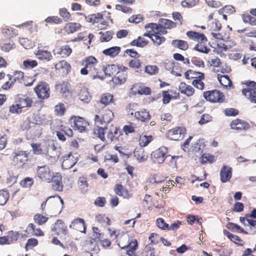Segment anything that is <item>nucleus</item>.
<instances>
[{
  "instance_id": "1",
  "label": "nucleus",
  "mask_w": 256,
  "mask_h": 256,
  "mask_svg": "<svg viewBox=\"0 0 256 256\" xmlns=\"http://www.w3.org/2000/svg\"><path fill=\"white\" fill-rule=\"evenodd\" d=\"M82 66L84 67L80 70L82 75L89 74L93 78H100L102 73L98 60L94 56H89L85 57L81 61Z\"/></svg>"
},
{
  "instance_id": "2",
  "label": "nucleus",
  "mask_w": 256,
  "mask_h": 256,
  "mask_svg": "<svg viewBox=\"0 0 256 256\" xmlns=\"http://www.w3.org/2000/svg\"><path fill=\"white\" fill-rule=\"evenodd\" d=\"M94 134L106 144L116 142L118 140V137L122 134V132L119 128L112 127L108 128L98 127L94 130Z\"/></svg>"
},
{
  "instance_id": "3",
  "label": "nucleus",
  "mask_w": 256,
  "mask_h": 256,
  "mask_svg": "<svg viewBox=\"0 0 256 256\" xmlns=\"http://www.w3.org/2000/svg\"><path fill=\"white\" fill-rule=\"evenodd\" d=\"M30 152L28 150H17L12 155V162L14 167L18 169L26 168L30 162Z\"/></svg>"
},
{
  "instance_id": "4",
  "label": "nucleus",
  "mask_w": 256,
  "mask_h": 256,
  "mask_svg": "<svg viewBox=\"0 0 256 256\" xmlns=\"http://www.w3.org/2000/svg\"><path fill=\"white\" fill-rule=\"evenodd\" d=\"M203 96L206 101L212 103L221 104L225 101L224 93L216 89L204 92Z\"/></svg>"
},
{
  "instance_id": "5",
  "label": "nucleus",
  "mask_w": 256,
  "mask_h": 256,
  "mask_svg": "<svg viewBox=\"0 0 256 256\" xmlns=\"http://www.w3.org/2000/svg\"><path fill=\"white\" fill-rule=\"evenodd\" d=\"M52 170L48 165L38 166L36 168V176L42 181L50 182L54 178Z\"/></svg>"
},
{
  "instance_id": "6",
  "label": "nucleus",
  "mask_w": 256,
  "mask_h": 256,
  "mask_svg": "<svg viewBox=\"0 0 256 256\" xmlns=\"http://www.w3.org/2000/svg\"><path fill=\"white\" fill-rule=\"evenodd\" d=\"M38 98L40 100H45L50 96V88L48 84L44 81H40L34 88Z\"/></svg>"
},
{
  "instance_id": "7",
  "label": "nucleus",
  "mask_w": 256,
  "mask_h": 256,
  "mask_svg": "<svg viewBox=\"0 0 256 256\" xmlns=\"http://www.w3.org/2000/svg\"><path fill=\"white\" fill-rule=\"evenodd\" d=\"M168 150L166 146H162L154 150L151 154L152 161L158 164H163L166 158L169 156L168 155Z\"/></svg>"
},
{
  "instance_id": "8",
  "label": "nucleus",
  "mask_w": 256,
  "mask_h": 256,
  "mask_svg": "<svg viewBox=\"0 0 256 256\" xmlns=\"http://www.w3.org/2000/svg\"><path fill=\"white\" fill-rule=\"evenodd\" d=\"M186 130L184 126H176L169 130L166 132V138L172 140H180L186 134Z\"/></svg>"
},
{
  "instance_id": "9",
  "label": "nucleus",
  "mask_w": 256,
  "mask_h": 256,
  "mask_svg": "<svg viewBox=\"0 0 256 256\" xmlns=\"http://www.w3.org/2000/svg\"><path fill=\"white\" fill-rule=\"evenodd\" d=\"M70 120H73V128L74 130H78L80 132H86L88 130L90 124L84 118L72 116H71Z\"/></svg>"
},
{
  "instance_id": "10",
  "label": "nucleus",
  "mask_w": 256,
  "mask_h": 256,
  "mask_svg": "<svg viewBox=\"0 0 256 256\" xmlns=\"http://www.w3.org/2000/svg\"><path fill=\"white\" fill-rule=\"evenodd\" d=\"M114 117L113 112L109 109H106L102 110L100 115L96 114L94 120L96 124L102 125L110 122Z\"/></svg>"
},
{
  "instance_id": "11",
  "label": "nucleus",
  "mask_w": 256,
  "mask_h": 256,
  "mask_svg": "<svg viewBox=\"0 0 256 256\" xmlns=\"http://www.w3.org/2000/svg\"><path fill=\"white\" fill-rule=\"evenodd\" d=\"M128 68L127 66L120 65L116 74L112 78V82L118 85L124 84L128 78Z\"/></svg>"
},
{
  "instance_id": "12",
  "label": "nucleus",
  "mask_w": 256,
  "mask_h": 256,
  "mask_svg": "<svg viewBox=\"0 0 256 256\" xmlns=\"http://www.w3.org/2000/svg\"><path fill=\"white\" fill-rule=\"evenodd\" d=\"M230 126L232 129L238 132L246 130L250 128V125L248 122L238 118L232 120Z\"/></svg>"
},
{
  "instance_id": "13",
  "label": "nucleus",
  "mask_w": 256,
  "mask_h": 256,
  "mask_svg": "<svg viewBox=\"0 0 256 256\" xmlns=\"http://www.w3.org/2000/svg\"><path fill=\"white\" fill-rule=\"evenodd\" d=\"M52 231L56 235H66L68 233L67 226L64 222L61 220H58L54 223Z\"/></svg>"
},
{
  "instance_id": "14",
  "label": "nucleus",
  "mask_w": 256,
  "mask_h": 256,
  "mask_svg": "<svg viewBox=\"0 0 256 256\" xmlns=\"http://www.w3.org/2000/svg\"><path fill=\"white\" fill-rule=\"evenodd\" d=\"M70 228L83 233L86 232V223L82 218L74 219L70 225Z\"/></svg>"
},
{
  "instance_id": "15",
  "label": "nucleus",
  "mask_w": 256,
  "mask_h": 256,
  "mask_svg": "<svg viewBox=\"0 0 256 256\" xmlns=\"http://www.w3.org/2000/svg\"><path fill=\"white\" fill-rule=\"evenodd\" d=\"M138 248V242L136 239H131L124 250L129 256H138L136 250Z\"/></svg>"
},
{
  "instance_id": "16",
  "label": "nucleus",
  "mask_w": 256,
  "mask_h": 256,
  "mask_svg": "<svg viewBox=\"0 0 256 256\" xmlns=\"http://www.w3.org/2000/svg\"><path fill=\"white\" fill-rule=\"evenodd\" d=\"M52 182V188L55 191L62 192L63 190L62 176L60 172H56L51 182Z\"/></svg>"
},
{
  "instance_id": "17",
  "label": "nucleus",
  "mask_w": 256,
  "mask_h": 256,
  "mask_svg": "<svg viewBox=\"0 0 256 256\" xmlns=\"http://www.w3.org/2000/svg\"><path fill=\"white\" fill-rule=\"evenodd\" d=\"M186 35L189 39L196 41L198 43L200 42H208V39L206 36L199 32L190 30L186 32Z\"/></svg>"
},
{
  "instance_id": "18",
  "label": "nucleus",
  "mask_w": 256,
  "mask_h": 256,
  "mask_svg": "<svg viewBox=\"0 0 256 256\" xmlns=\"http://www.w3.org/2000/svg\"><path fill=\"white\" fill-rule=\"evenodd\" d=\"M232 176V168L230 166H223L220 170V178L222 182L230 181Z\"/></svg>"
},
{
  "instance_id": "19",
  "label": "nucleus",
  "mask_w": 256,
  "mask_h": 256,
  "mask_svg": "<svg viewBox=\"0 0 256 256\" xmlns=\"http://www.w3.org/2000/svg\"><path fill=\"white\" fill-rule=\"evenodd\" d=\"M114 190L116 194L124 198L128 199L132 196V194H130L128 190L122 184H116Z\"/></svg>"
},
{
  "instance_id": "20",
  "label": "nucleus",
  "mask_w": 256,
  "mask_h": 256,
  "mask_svg": "<svg viewBox=\"0 0 256 256\" xmlns=\"http://www.w3.org/2000/svg\"><path fill=\"white\" fill-rule=\"evenodd\" d=\"M25 232L28 234V236L26 235V236H44V232L40 228H36V226L32 223L28 224L26 228Z\"/></svg>"
},
{
  "instance_id": "21",
  "label": "nucleus",
  "mask_w": 256,
  "mask_h": 256,
  "mask_svg": "<svg viewBox=\"0 0 256 256\" xmlns=\"http://www.w3.org/2000/svg\"><path fill=\"white\" fill-rule=\"evenodd\" d=\"M63 158L62 167L64 169L70 168L76 163L77 160L74 158L71 152L65 154Z\"/></svg>"
},
{
  "instance_id": "22",
  "label": "nucleus",
  "mask_w": 256,
  "mask_h": 256,
  "mask_svg": "<svg viewBox=\"0 0 256 256\" xmlns=\"http://www.w3.org/2000/svg\"><path fill=\"white\" fill-rule=\"evenodd\" d=\"M46 146L47 148L46 150L48 152H46L44 154L45 155L54 158H58L59 157L60 155V151L59 148L55 146L54 144L52 143L51 144H47Z\"/></svg>"
},
{
  "instance_id": "23",
  "label": "nucleus",
  "mask_w": 256,
  "mask_h": 256,
  "mask_svg": "<svg viewBox=\"0 0 256 256\" xmlns=\"http://www.w3.org/2000/svg\"><path fill=\"white\" fill-rule=\"evenodd\" d=\"M131 91L132 94H146L148 95L151 94V89L148 86H138V84H135L131 88Z\"/></svg>"
},
{
  "instance_id": "24",
  "label": "nucleus",
  "mask_w": 256,
  "mask_h": 256,
  "mask_svg": "<svg viewBox=\"0 0 256 256\" xmlns=\"http://www.w3.org/2000/svg\"><path fill=\"white\" fill-rule=\"evenodd\" d=\"M55 68L60 72L66 74L70 71L71 66L66 61L62 60L55 64Z\"/></svg>"
},
{
  "instance_id": "25",
  "label": "nucleus",
  "mask_w": 256,
  "mask_h": 256,
  "mask_svg": "<svg viewBox=\"0 0 256 256\" xmlns=\"http://www.w3.org/2000/svg\"><path fill=\"white\" fill-rule=\"evenodd\" d=\"M17 102L19 104L18 106L22 108L31 107L33 101L30 97L26 96V95H22L18 98Z\"/></svg>"
},
{
  "instance_id": "26",
  "label": "nucleus",
  "mask_w": 256,
  "mask_h": 256,
  "mask_svg": "<svg viewBox=\"0 0 256 256\" xmlns=\"http://www.w3.org/2000/svg\"><path fill=\"white\" fill-rule=\"evenodd\" d=\"M47 144L48 143L45 142L42 144L38 143H32L31 144V147L32 148L34 154L36 155L44 154L46 152H48L46 150Z\"/></svg>"
},
{
  "instance_id": "27",
  "label": "nucleus",
  "mask_w": 256,
  "mask_h": 256,
  "mask_svg": "<svg viewBox=\"0 0 256 256\" xmlns=\"http://www.w3.org/2000/svg\"><path fill=\"white\" fill-rule=\"evenodd\" d=\"M35 54L38 59L46 62L50 60L52 58V56L50 52L39 48H38Z\"/></svg>"
},
{
  "instance_id": "28",
  "label": "nucleus",
  "mask_w": 256,
  "mask_h": 256,
  "mask_svg": "<svg viewBox=\"0 0 256 256\" xmlns=\"http://www.w3.org/2000/svg\"><path fill=\"white\" fill-rule=\"evenodd\" d=\"M78 98L85 103H88L91 100V96L88 92V88L82 86L78 93Z\"/></svg>"
},
{
  "instance_id": "29",
  "label": "nucleus",
  "mask_w": 256,
  "mask_h": 256,
  "mask_svg": "<svg viewBox=\"0 0 256 256\" xmlns=\"http://www.w3.org/2000/svg\"><path fill=\"white\" fill-rule=\"evenodd\" d=\"M179 90L182 94L188 96H192L194 93V89L190 86L186 84L185 82H181L179 86Z\"/></svg>"
},
{
  "instance_id": "30",
  "label": "nucleus",
  "mask_w": 256,
  "mask_h": 256,
  "mask_svg": "<svg viewBox=\"0 0 256 256\" xmlns=\"http://www.w3.org/2000/svg\"><path fill=\"white\" fill-rule=\"evenodd\" d=\"M134 117L142 122H146L150 119L151 116L148 112L142 110L135 112Z\"/></svg>"
},
{
  "instance_id": "31",
  "label": "nucleus",
  "mask_w": 256,
  "mask_h": 256,
  "mask_svg": "<svg viewBox=\"0 0 256 256\" xmlns=\"http://www.w3.org/2000/svg\"><path fill=\"white\" fill-rule=\"evenodd\" d=\"M134 156L136 160L140 162L146 161L148 158V156L142 148H136L134 152Z\"/></svg>"
},
{
  "instance_id": "32",
  "label": "nucleus",
  "mask_w": 256,
  "mask_h": 256,
  "mask_svg": "<svg viewBox=\"0 0 256 256\" xmlns=\"http://www.w3.org/2000/svg\"><path fill=\"white\" fill-rule=\"evenodd\" d=\"M121 51V48L120 46H112L111 48L104 50L102 51V54L110 58H114L117 56Z\"/></svg>"
},
{
  "instance_id": "33",
  "label": "nucleus",
  "mask_w": 256,
  "mask_h": 256,
  "mask_svg": "<svg viewBox=\"0 0 256 256\" xmlns=\"http://www.w3.org/2000/svg\"><path fill=\"white\" fill-rule=\"evenodd\" d=\"M149 42V41L143 36H139L136 39L132 40L130 45L133 46H137L139 48H144L146 46Z\"/></svg>"
},
{
  "instance_id": "34",
  "label": "nucleus",
  "mask_w": 256,
  "mask_h": 256,
  "mask_svg": "<svg viewBox=\"0 0 256 256\" xmlns=\"http://www.w3.org/2000/svg\"><path fill=\"white\" fill-rule=\"evenodd\" d=\"M153 140L154 137L152 136H148L142 133L139 136L138 144L141 147H145Z\"/></svg>"
},
{
  "instance_id": "35",
  "label": "nucleus",
  "mask_w": 256,
  "mask_h": 256,
  "mask_svg": "<svg viewBox=\"0 0 256 256\" xmlns=\"http://www.w3.org/2000/svg\"><path fill=\"white\" fill-rule=\"evenodd\" d=\"M172 45L176 48L182 50H186L189 48V45L186 41L182 40H174L172 42Z\"/></svg>"
},
{
  "instance_id": "36",
  "label": "nucleus",
  "mask_w": 256,
  "mask_h": 256,
  "mask_svg": "<svg viewBox=\"0 0 256 256\" xmlns=\"http://www.w3.org/2000/svg\"><path fill=\"white\" fill-rule=\"evenodd\" d=\"M114 96L110 93H105L102 94L100 100V102L104 106H107L110 104L114 103Z\"/></svg>"
},
{
  "instance_id": "37",
  "label": "nucleus",
  "mask_w": 256,
  "mask_h": 256,
  "mask_svg": "<svg viewBox=\"0 0 256 256\" xmlns=\"http://www.w3.org/2000/svg\"><path fill=\"white\" fill-rule=\"evenodd\" d=\"M81 28V25L77 22H69L66 24L64 26V30L68 34L74 33L78 30Z\"/></svg>"
},
{
  "instance_id": "38",
  "label": "nucleus",
  "mask_w": 256,
  "mask_h": 256,
  "mask_svg": "<svg viewBox=\"0 0 256 256\" xmlns=\"http://www.w3.org/2000/svg\"><path fill=\"white\" fill-rule=\"evenodd\" d=\"M15 48L16 44L12 41L1 42L0 43V48L4 52H8Z\"/></svg>"
},
{
  "instance_id": "39",
  "label": "nucleus",
  "mask_w": 256,
  "mask_h": 256,
  "mask_svg": "<svg viewBox=\"0 0 256 256\" xmlns=\"http://www.w3.org/2000/svg\"><path fill=\"white\" fill-rule=\"evenodd\" d=\"M218 79L220 84L224 87L227 88L232 85V82L228 75L218 74Z\"/></svg>"
},
{
  "instance_id": "40",
  "label": "nucleus",
  "mask_w": 256,
  "mask_h": 256,
  "mask_svg": "<svg viewBox=\"0 0 256 256\" xmlns=\"http://www.w3.org/2000/svg\"><path fill=\"white\" fill-rule=\"evenodd\" d=\"M185 78L188 80L196 79L199 76L202 77V78H204V74L200 72H196L192 70H188L184 73Z\"/></svg>"
},
{
  "instance_id": "41",
  "label": "nucleus",
  "mask_w": 256,
  "mask_h": 256,
  "mask_svg": "<svg viewBox=\"0 0 256 256\" xmlns=\"http://www.w3.org/2000/svg\"><path fill=\"white\" fill-rule=\"evenodd\" d=\"M120 64L116 65V64H108L106 66L104 71L106 76H112L113 75H116V73L118 70V66Z\"/></svg>"
},
{
  "instance_id": "42",
  "label": "nucleus",
  "mask_w": 256,
  "mask_h": 256,
  "mask_svg": "<svg viewBox=\"0 0 256 256\" xmlns=\"http://www.w3.org/2000/svg\"><path fill=\"white\" fill-rule=\"evenodd\" d=\"M128 65L130 68L135 70L136 72H138V70L142 68L143 63L138 58H136L130 60Z\"/></svg>"
},
{
  "instance_id": "43",
  "label": "nucleus",
  "mask_w": 256,
  "mask_h": 256,
  "mask_svg": "<svg viewBox=\"0 0 256 256\" xmlns=\"http://www.w3.org/2000/svg\"><path fill=\"white\" fill-rule=\"evenodd\" d=\"M206 42H198L194 46V50L200 52L208 54L210 52V49L206 46Z\"/></svg>"
},
{
  "instance_id": "44",
  "label": "nucleus",
  "mask_w": 256,
  "mask_h": 256,
  "mask_svg": "<svg viewBox=\"0 0 256 256\" xmlns=\"http://www.w3.org/2000/svg\"><path fill=\"white\" fill-rule=\"evenodd\" d=\"M20 233L18 232L10 230L8 232L6 238L8 241V244L14 243L19 238Z\"/></svg>"
},
{
  "instance_id": "45",
  "label": "nucleus",
  "mask_w": 256,
  "mask_h": 256,
  "mask_svg": "<svg viewBox=\"0 0 256 256\" xmlns=\"http://www.w3.org/2000/svg\"><path fill=\"white\" fill-rule=\"evenodd\" d=\"M130 240L128 234L121 235L118 239V244L122 249H124Z\"/></svg>"
},
{
  "instance_id": "46",
  "label": "nucleus",
  "mask_w": 256,
  "mask_h": 256,
  "mask_svg": "<svg viewBox=\"0 0 256 256\" xmlns=\"http://www.w3.org/2000/svg\"><path fill=\"white\" fill-rule=\"evenodd\" d=\"M151 40L156 46H160L166 41L165 38L158 32H153Z\"/></svg>"
},
{
  "instance_id": "47",
  "label": "nucleus",
  "mask_w": 256,
  "mask_h": 256,
  "mask_svg": "<svg viewBox=\"0 0 256 256\" xmlns=\"http://www.w3.org/2000/svg\"><path fill=\"white\" fill-rule=\"evenodd\" d=\"M86 20L90 22L99 23L103 19V14L101 13L92 14L86 17Z\"/></svg>"
},
{
  "instance_id": "48",
  "label": "nucleus",
  "mask_w": 256,
  "mask_h": 256,
  "mask_svg": "<svg viewBox=\"0 0 256 256\" xmlns=\"http://www.w3.org/2000/svg\"><path fill=\"white\" fill-rule=\"evenodd\" d=\"M222 28V24L217 19H214L213 22H209L207 26V28L212 32L219 31Z\"/></svg>"
},
{
  "instance_id": "49",
  "label": "nucleus",
  "mask_w": 256,
  "mask_h": 256,
  "mask_svg": "<svg viewBox=\"0 0 256 256\" xmlns=\"http://www.w3.org/2000/svg\"><path fill=\"white\" fill-rule=\"evenodd\" d=\"M148 26H150L152 28V30H154V32H158L160 34H165L167 33L166 30L160 24L150 23L148 24Z\"/></svg>"
},
{
  "instance_id": "50",
  "label": "nucleus",
  "mask_w": 256,
  "mask_h": 256,
  "mask_svg": "<svg viewBox=\"0 0 256 256\" xmlns=\"http://www.w3.org/2000/svg\"><path fill=\"white\" fill-rule=\"evenodd\" d=\"M48 220L46 215L44 216L41 214H36L34 216V220L35 223L38 225H42L46 223Z\"/></svg>"
},
{
  "instance_id": "51",
  "label": "nucleus",
  "mask_w": 256,
  "mask_h": 256,
  "mask_svg": "<svg viewBox=\"0 0 256 256\" xmlns=\"http://www.w3.org/2000/svg\"><path fill=\"white\" fill-rule=\"evenodd\" d=\"M243 22L246 24H249L252 26H256V18L248 14H244L242 16Z\"/></svg>"
},
{
  "instance_id": "52",
  "label": "nucleus",
  "mask_w": 256,
  "mask_h": 256,
  "mask_svg": "<svg viewBox=\"0 0 256 256\" xmlns=\"http://www.w3.org/2000/svg\"><path fill=\"white\" fill-rule=\"evenodd\" d=\"M159 22L166 30L176 27V24L175 22L168 19L161 18Z\"/></svg>"
},
{
  "instance_id": "53",
  "label": "nucleus",
  "mask_w": 256,
  "mask_h": 256,
  "mask_svg": "<svg viewBox=\"0 0 256 256\" xmlns=\"http://www.w3.org/2000/svg\"><path fill=\"white\" fill-rule=\"evenodd\" d=\"M99 34L101 35L100 37V40L101 42H109L112 38L114 32L112 30L106 31L104 32H100Z\"/></svg>"
},
{
  "instance_id": "54",
  "label": "nucleus",
  "mask_w": 256,
  "mask_h": 256,
  "mask_svg": "<svg viewBox=\"0 0 256 256\" xmlns=\"http://www.w3.org/2000/svg\"><path fill=\"white\" fill-rule=\"evenodd\" d=\"M200 163L206 164L207 163L212 164L215 161L214 156L212 154H203L200 157Z\"/></svg>"
},
{
  "instance_id": "55",
  "label": "nucleus",
  "mask_w": 256,
  "mask_h": 256,
  "mask_svg": "<svg viewBox=\"0 0 256 256\" xmlns=\"http://www.w3.org/2000/svg\"><path fill=\"white\" fill-rule=\"evenodd\" d=\"M78 185L82 192H86L88 186V181L84 177H80L78 180Z\"/></svg>"
},
{
  "instance_id": "56",
  "label": "nucleus",
  "mask_w": 256,
  "mask_h": 256,
  "mask_svg": "<svg viewBox=\"0 0 256 256\" xmlns=\"http://www.w3.org/2000/svg\"><path fill=\"white\" fill-rule=\"evenodd\" d=\"M72 52V50L68 45H65L62 46L60 48V51L58 54L62 55V57L68 56Z\"/></svg>"
},
{
  "instance_id": "57",
  "label": "nucleus",
  "mask_w": 256,
  "mask_h": 256,
  "mask_svg": "<svg viewBox=\"0 0 256 256\" xmlns=\"http://www.w3.org/2000/svg\"><path fill=\"white\" fill-rule=\"evenodd\" d=\"M38 66V62L36 60H26L23 62L22 69L32 68Z\"/></svg>"
},
{
  "instance_id": "58",
  "label": "nucleus",
  "mask_w": 256,
  "mask_h": 256,
  "mask_svg": "<svg viewBox=\"0 0 256 256\" xmlns=\"http://www.w3.org/2000/svg\"><path fill=\"white\" fill-rule=\"evenodd\" d=\"M59 14L65 22L72 20L71 15L66 8H60L59 10Z\"/></svg>"
},
{
  "instance_id": "59",
  "label": "nucleus",
  "mask_w": 256,
  "mask_h": 256,
  "mask_svg": "<svg viewBox=\"0 0 256 256\" xmlns=\"http://www.w3.org/2000/svg\"><path fill=\"white\" fill-rule=\"evenodd\" d=\"M66 112V107L64 104L58 103L54 107L55 114L58 116H62Z\"/></svg>"
},
{
  "instance_id": "60",
  "label": "nucleus",
  "mask_w": 256,
  "mask_h": 256,
  "mask_svg": "<svg viewBox=\"0 0 256 256\" xmlns=\"http://www.w3.org/2000/svg\"><path fill=\"white\" fill-rule=\"evenodd\" d=\"M159 68L155 65H148L146 66L144 72L150 75H154L158 73Z\"/></svg>"
},
{
  "instance_id": "61",
  "label": "nucleus",
  "mask_w": 256,
  "mask_h": 256,
  "mask_svg": "<svg viewBox=\"0 0 256 256\" xmlns=\"http://www.w3.org/2000/svg\"><path fill=\"white\" fill-rule=\"evenodd\" d=\"M156 224L158 227L164 230H169V225L166 223L162 218H158L156 220Z\"/></svg>"
},
{
  "instance_id": "62",
  "label": "nucleus",
  "mask_w": 256,
  "mask_h": 256,
  "mask_svg": "<svg viewBox=\"0 0 256 256\" xmlns=\"http://www.w3.org/2000/svg\"><path fill=\"white\" fill-rule=\"evenodd\" d=\"M96 220L100 224H106L107 226H110L111 224L110 219L106 215L103 214H99L96 216Z\"/></svg>"
},
{
  "instance_id": "63",
  "label": "nucleus",
  "mask_w": 256,
  "mask_h": 256,
  "mask_svg": "<svg viewBox=\"0 0 256 256\" xmlns=\"http://www.w3.org/2000/svg\"><path fill=\"white\" fill-rule=\"evenodd\" d=\"M9 193L7 190H0V205H4L9 198Z\"/></svg>"
},
{
  "instance_id": "64",
  "label": "nucleus",
  "mask_w": 256,
  "mask_h": 256,
  "mask_svg": "<svg viewBox=\"0 0 256 256\" xmlns=\"http://www.w3.org/2000/svg\"><path fill=\"white\" fill-rule=\"evenodd\" d=\"M204 79V78H202V77L200 76H200H199L198 78H197L192 81V84L194 87L202 90L204 87V84L202 81Z\"/></svg>"
}]
</instances>
